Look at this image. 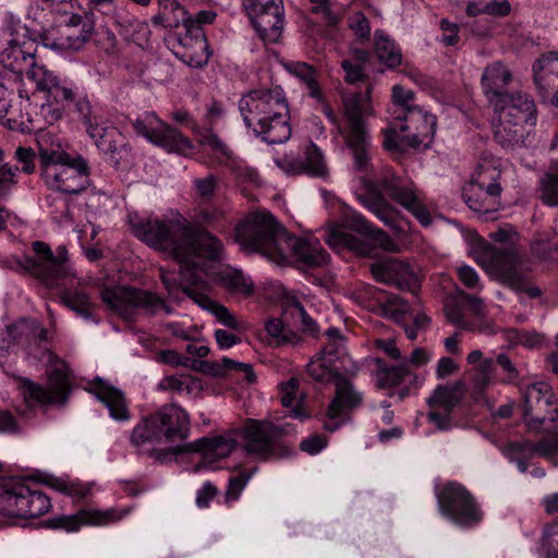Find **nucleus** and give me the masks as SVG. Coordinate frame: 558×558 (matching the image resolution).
Here are the masks:
<instances>
[{"instance_id": "obj_1", "label": "nucleus", "mask_w": 558, "mask_h": 558, "mask_svg": "<svg viewBox=\"0 0 558 558\" xmlns=\"http://www.w3.org/2000/svg\"><path fill=\"white\" fill-rule=\"evenodd\" d=\"M510 233L511 229L505 228L492 232L489 236L493 241L506 244L502 247H486L480 256V264L490 276L517 293L538 298L541 290L531 286L532 262L514 244L507 243Z\"/></svg>"}, {"instance_id": "obj_2", "label": "nucleus", "mask_w": 558, "mask_h": 558, "mask_svg": "<svg viewBox=\"0 0 558 558\" xmlns=\"http://www.w3.org/2000/svg\"><path fill=\"white\" fill-rule=\"evenodd\" d=\"M383 192L413 214L423 226H428L432 222L430 215L422 204L416 190L404 184L400 177L389 173L379 180L378 185L368 184L366 193L359 196L360 202L386 226L395 223L398 210L387 202Z\"/></svg>"}, {"instance_id": "obj_3", "label": "nucleus", "mask_w": 558, "mask_h": 558, "mask_svg": "<svg viewBox=\"0 0 558 558\" xmlns=\"http://www.w3.org/2000/svg\"><path fill=\"white\" fill-rule=\"evenodd\" d=\"M395 104L401 106L397 122L387 135L385 146L388 149L402 150L405 147H418L423 141L435 134L436 118L423 112L411 102L414 94L400 85L392 88Z\"/></svg>"}, {"instance_id": "obj_4", "label": "nucleus", "mask_w": 558, "mask_h": 558, "mask_svg": "<svg viewBox=\"0 0 558 558\" xmlns=\"http://www.w3.org/2000/svg\"><path fill=\"white\" fill-rule=\"evenodd\" d=\"M372 88L368 83L365 93H352L342 97L345 117L342 135L353 157L354 169L362 173H367L372 169V146L363 119L364 116L372 114Z\"/></svg>"}, {"instance_id": "obj_5", "label": "nucleus", "mask_w": 558, "mask_h": 558, "mask_svg": "<svg viewBox=\"0 0 558 558\" xmlns=\"http://www.w3.org/2000/svg\"><path fill=\"white\" fill-rule=\"evenodd\" d=\"M286 228L268 211L248 214L235 227V241L248 253H259L276 262L279 238L286 235Z\"/></svg>"}, {"instance_id": "obj_6", "label": "nucleus", "mask_w": 558, "mask_h": 558, "mask_svg": "<svg viewBox=\"0 0 558 558\" xmlns=\"http://www.w3.org/2000/svg\"><path fill=\"white\" fill-rule=\"evenodd\" d=\"M190 420L187 413L177 404H167L157 413L143 418L133 429L131 441L135 446L187 438Z\"/></svg>"}, {"instance_id": "obj_7", "label": "nucleus", "mask_w": 558, "mask_h": 558, "mask_svg": "<svg viewBox=\"0 0 558 558\" xmlns=\"http://www.w3.org/2000/svg\"><path fill=\"white\" fill-rule=\"evenodd\" d=\"M100 296L111 311L129 322L135 320L138 312L148 317L161 311L167 315L172 313V307L163 299L147 290L132 287L105 288Z\"/></svg>"}, {"instance_id": "obj_8", "label": "nucleus", "mask_w": 558, "mask_h": 558, "mask_svg": "<svg viewBox=\"0 0 558 558\" xmlns=\"http://www.w3.org/2000/svg\"><path fill=\"white\" fill-rule=\"evenodd\" d=\"M184 218H138L131 220L132 233L148 246L168 254L175 260L180 243L187 233Z\"/></svg>"}, {"instance_id": "obj_9", "label": "nucleus", "mask_w": 558, "mask_h": 558, "mask_svg": "<svg viewBox=\"0 0 558 558\" xmlns=\"http://www.w3.org/2000/svg\"><path fill=\"white\" fill-rule=\"evenodd\" d=\"M501 172L490 162L481 163L472 179L462 189V198L471 210L481 216H488L501 206L499 184Z\"/></svg>"}, {"instance_id": "obj_10", "label": "nucleus", "mask_w": 558, "mask_h": 558, "mask_svg": "<svg viewBox=\"0 0 558 558\" xmlns=\"http://www.w3.org/2000/svg\"><path fill=\"white\" fill-rule=\"evenodd\" d=\"M50 499L41 492L32 490L24 483L4 478L0 481V513L10 518H37L50 509Z\"/></svg>"}, {"instance_id": "obj_11", "label": "nucleus", "mask_w": 558, "mask_h": 558, "mask_svg": "<svg viewBox=\"0 0 558 558\" xmlns=\"http://www.w3.org/2000/svg\"><path fill=\"white\" fill-rule=\"evenodd\" d=\"M187 234L180 243L175 260L179 264H186L192 271H203L204 267L199 259L218 262L223 254L221 241L210 232L187 226Z\"/></svg>"}, {"instance_id": "obj_12", "label": "nucleus", "mask_w": 558, "mask_h": 558, "mask_svg": "<svg viewBox=\"0 0 558 558\" xmlns=\"http://www.w3.org/2000/svg\"><path fill=\"white\" fill-rule=\"evenodd\" d=\"M33 251L36 257H25L23 266L47 288L59 287L60 281L70 276L64 247H59L54 255L46 243L36 241Z\"/></svg>"}, {"instance_id": "obj_13", "label": "nucleus", "mask_w": 558, "mask_h": 558, "mask_svg": "<svg viewBox=\"0 0 558 558\" xmlns=\"http://www.w3.org/2000/svg\"><path fill=\"white\" fill-rule=\"evenodd\" d=\"M254 28L264 41L277 43L283 29L282 0H242Z\"/></svg>"}, {"instance_id": "obj_14", "label": "nucleus", "mask_w": 558, "mask_h": 558, "mask_svg": "<svg viewBox=\"0 0 558 558\" xmlns=\"http://www.w3.org/2000/svg\"><path fill=\"white\" fill-rule=\"evenodd\" d=\"M246 450L262 460L278 459L289 453V450L279 444L283 428L269 422L250 420L244 427Z\"/></svg>"}, {"instance_id": "obj_15", "label": "nucleus", "mask_w": 558, "mask_h": 558, "mask_svg": "<svg viewBox=\"0 0 558 558\" xmlns=\"http://www.w3.org/2000/svg\"><path fill=\"white\" fill-rule=\"evenodd\" d=\"M134 131L170 153L186 154L193 149L192 142L179 130L162 122L153 112L145 113L132 122Z\"/></svg>"}, {"instance_id": "obj_16", "label": "nucleus", "mask_w": 558, "mask_h": 558, "mask_svg": "<svg viewBox=\"0 0 558 558\" xmlns=\"http://www.w3.org/2000/svg\"><path fill=\"white\" fill-rule=\"evenodd\" d=\"M440 511L462 526H473L482 512L473 496L460 484L449 483L438 495Z\"/></svg>"}, {"instance_id": "obj_17", "label": "nucleus", "mask_w": 558, "mask_h": 558, "mask_svg": "<svg viewBox=\"0 0 558 558\" xmlns=\"http://www.w3.org/2000/svg\"><path fill=\"white\" fill-rule=\"evenodd\" d=\"M523 416L530 429L538 430L544 422L558 418L550 386L544 381L529 385L523 393Z\"/></svg>"}, {"instance_id": "obj_18", "label": "nucleus", "mask_w": 558, "mask_h": 558, "mask_svg": "<svg viewBox=\"0 0 558 558\" xmlns=\"http://www.w3.org/2000/svg\"><path fill=\"white\" fill-rule=\"evenodd\" d=\"M45 183L52 190L66 194H78L88 184V167L82 157H76L57 167L41 171Z\"/></svg>"}, {"instance_id": "obj_19", "label": "nucleus", "mask_w": 558, "mask_h": 558, "mask_svg": "<svg viewBox=\"0 0 558 558\" xmlns=\"http://www.w3.org/2000/svg\"><path fill=\"white\" fill-rule=\"evenodd\" d=\"M71 391L69 374L61 367L56 366L49 374L47 387L34 384L31 380L24 383L23 396L29 404H58L64 405Z\"/></svg>"}, {"instance_id": "obj_20", "label": "nucleus", "mask_w": 558, "mask_h": 558, "mask_svg": "<svg viewBox=\"0 0 558 558\" xmlns=\"http://www.w3.org/2000/svg\"><path fill=\"white\" fill-rule=\"evenodd\" d=\"M281 247L278 248L277 264L293 259L307 267H319L326 264L327 253L318 242L295 238L288 231L279 238Z\"/></svg>"}, {"instance_id": "obj_21", "label": "nucleus", "mask_w": 558, "mask_h": 558, "mask_svg": "<svg viewBox=\"0 0 558 558\" xmlns=\"http://www.w3.org/2000/svg\"><path fill=\"white\" fill-rule=\"evenodd\" d=\"M371 272L378 282L393 286L399 290L415 292V274L403 260L392 257L381 258L371 264Z\"/></svg>"}, {"instance_id": "obj_22", "label": "nucleus", "mask_w": 558, "mask_h": 558, "mask_svg": "<svg viewBox=\"0 0 558 558\" xmlns=\"http://www.w3.org/2000/svg\"><path fill=\"white\" fill-rule=\"evenodd\" d=\"M235 448V441L233 439L217 436L214 438H201L194 442L185 446H180L175 449L174 453L183 452H202L203 462L201 465L211 464L217 460L228 457Z\"/></svg>"}, {"instance_id": "obj_23", "label": "nucleus", "mask_w": 558, "mask_h": 558, "mask_svg": "<svg viewBox=\"0 0 558 558\" xmlns=\"http://www.w3.org/2000/svg\"><path fill=\"white\" fill-rule=\"evenodd\" d=\"M511 80V72L501 62H494L485 68L481 83L484 94L493 107L501 106L502 98L509 94L505 87Z\"/></svg>"}, {"instance_id": "obj_24", "label": "nucleus", "mask_w": 558, "mask_h": 558, "mask_svg": "<svg viewBox=\"0 0 558 558\" xmlns=\"http://www.w3.org/2000/svg\"><path fill=\"white\" fill-rule=\"evenodd\" d=\"M500 107H494V110L500 112V116L514 120L517 124L536 123V108L533 99L527 94L512 93L502 98Z\"/></svg>"}, {"instance_id": "obj_25", "label": "nucleus", "mask_w": 558, "mask_h": 558, "mask_svg": "<svg viewBox=\"0 0 558 558\" xmlns=\"http://www.w3.org/2000/svg\"><path fill=\"white\" fill-rule=\"evenodd\" d=\"M185 294L192 299L202 308L209 311L219 323L235 331H243L247 325L244 320L238 319L225 305L211 300L206 290L193 289L189 284L183 286Z\"/></svg>"}, {"instance_id": "obj_26", "label": "nucleus", "mask_w": 558, "mask_h": 558, "mask_svg": "<svg viewBox=\"0 0 558 558\" xmlns=\"http://www.w3.org/2000/svg\"><path fill=\"white\" fill-rule=\"evenodd\" d=\"M335 386V398L327 412L330 420L342 417L347 412L356 409L362 403V395L354 389L344 376H339Z\"/></svg>"}, {"instance_id": "obj_27", "label": "nucleus", "mask_w": 558, "mask_h": 558, "mask_svg": "<svg viewBox=\"0 0 558 558\" xmlns=\"http://www.w3.org/2000/svg\"><path fill=\"white\" fill-rule=\"evenodd\" d=\"M34 328H36L35 319L22 318L14 324L7 325L1 330L0 364H2V360L7 356L11 347L27 344L34 340Z\"/></svg>"}, {"instance_id": "obj_28", "label": "nucleus", "mask_w": 558, "mask_h": 558, "mask_svg": "<svg viewBox=\"0 0 558 558\" xmlns=\"http://www.w3.org/2000/svg\"><path fill=\"white\" fill-rule=\"evenodd\" d=\"M533 77L538 92L546 98L558 85V52L541 56L533 64Z\"/></svg>"}, {"instance_id": "obj_29", "label": "nucleus", "mask_w": 558, "mask_h": 558, "mask_svg": "<svg viewBox=\"0 0 558 558\" xmlns=\"http://www.w3.org/2000/svg\"><path fill=\"white\" fill-rule=\"evenodd\" d=\"M92 391L106 404L110 415L118 421H126L130 412L126 405L124 395L121 390L111 386L102 379L97 378L93 383Z\"/></svg>"}, {"instance_id": "obj_30", "label": "nucleus", "mask_w": 558, "mask_h": 558, "mask_svg": "<svg viewBox=\"0 0 558 558\" xmlns=\"http://www.w3.org/2000/svg\"><path fill=\"white\" fill-rule=\"evenodd\" d=\"M180 265V281L172 271L166 270L163 268L159 269L160 280L168 291V294L172 298L177 295L179 291H182L184 294L183 286L189 284L193 289L197 290H207V282L199 276V274L192 271L186 264Z\"/></svg>"}, {"instance_id": "obj_31", "label": "nucleus", "mask_w": 558, "mask_h": 558, "mask_svg": "<svg viewBox=\"0 0 558 558\" xmlns=\"http://www.w3.org/2000/svg\"><path fill=\"white\" fill-rule=\"evenodd\" d=\"M193 368L197 369L206 375H213L215 377H225L229 371H235L243 373L245 380L248 384L256 381V375L253 371L252 364L236 362L229 357H223L221 363L209 362V361H194Z\"/></svg>"}, {"instance_id": "obj_32", "label": "nucleus", "mask_w": 558, "mask_h": 558, "mask_svg": "<svg viewBox=\"0 0 558 558\" xmlns=\"http://www.w3.org/2000/svg\"><path fill=\"white\" fill-rule=\"evenodd\" d=\"M26 75L35 82L38 90L47 92L48 97H51L53 100L74 99L72 89L61 86L54 76L47 73L43 68L36 66L33 62H31V68L27 70Z\"/></svg>"}, {"instance_id": "obj_33", "label": "nucleus", "mask_w": 558, "mask_h": 558, "mask_svg": "<svg viewBox=\"0 0 558 558\" xmlns=\"http://www.w3.org/2000/svg\"><path fill=\"white\" fill-rule=\"evenodd\" d=\"M464 393L465 384L462 380H457L452 384L439 385L427 399V404L432 409L452 412L453 409L461 403Z\"/></svg>"}, {"instance_id": "obj_34", "label": "nucleus", "mask_w": 558, "mask_h": 558, "mask_svg": "<svg viewBox=\"0 0 558 558\" xmlns=\"http://www.w3.org/2000/svg\"><path fill=\"white\" fill-rule=\"evenodd\" d=\"M179 46L182 51L179 53L183 62L193 68H202L209 60L208 43L204 32H196V37H180Z\"/></svg>"}, {"instance_id": "obj_35", "label": "nucleus", "mask_w": 558, "mask_h": 558, "mask_svg": "<svg viewBox=\"0 0 558 558\" xmlns=\"http://www.w3.org/2000/svg\"><path fill=\"white\" fill-rule=\"evenodd\" d=\"M324 239L325 242L332 248L345 247L360 255H366L369 252L367 244L363 240L347 232L340 227L330 228L324 235Z\"/></svg>"}, {"instance_id": "obj_36", "label": "nucleus", "mask_w": 558, "mask_h": 558, "mask_svg": "<svg viewBox=\"0 0 558 558\" xmlns=\"http://www.w3.org/2000/svg\"><path fill=\"white\" fill-rule=\"evenodd\" d=\"M260 90H252L239 101V110L245 125L251 129L255 123L257 128H264V110Z\"/></svg>"}, {"instance_id": "obj_37", "label": "nucleus", "mask_w": 558, "mask_h": 558, "mask_svg": "<svg viewBox=\"0 0 558 558\" xmlns=\"http://www.w3.org/2000/svg\"><path fill=\"white\" fill-rule=\"evenodd\" d=\"M253 131L255 135L262 136L268 144H282L291 136L289 114L282 116L279 119L266 120L264 128H254Z\"/></svg>"}, {"instance_id": "obj_38", "label": "nucleus", "mask_w": 558, "mask_h": 558, "mask_svg": "<svg viewBox=\"0 0 558 558\" xmlns=\"http://www.w3.org/2000/svg\"><path fill=\"white\" fill-rule=\"evenodd\" d=\"M116 514L113 510L105 511V512H87L82 511L72 517H62L52 521L51 526L53 527H64L68 531L76 530L83 523H107L109 521L116 520Z\"/></svg>"}, {"instance_id": "obj_39", "label": "nucleus", "mask_w": 558, "mask_h": 558, "mask_svg": "<svg viewBox=\"0 0 558 558\" xmlns=\"http://www.w3.org/2000/svg\"><path fill=\"white\" fill-rule=\"evenodd\" d=\"M375 52L378 60L389 69H395L402 62L400 48L383 31L375 32Z\"/></svg>"}, {"instance_id": "obj_40", "label": "nucleus", "mask_w": 558, "mask_h": 558, "mask_svg": "<svg viewBox=\"0 0 558 558\" xmlns=\"http://www.w3.org/2000/svg\"><path fill=\"white\" fill-rule=\"evenodd\" d=\"M39 151L38 158L41 166V171L48 167L61 166L73 159L59 143L49 142V138L41 136L38 140Z\"/></svg>"}, {"instance_id": "obj_41", "label": "nucleus", "mask_w": 558, "mask_h": 558, "mask_svg": "<svg viewBox=\"0 0 558 558\" xmlns=\"http://www.w3.org/2000/svg\"><path fill=\"white\" fill-rule=\"evenodd\" d=\"M383 312L387 317L392 318L395 322L402 324L407 337L411 340L416 339L418 328L405 324V316L408 314V303L398 295L389 296L381 305Z\"/></svg>"}, {"instance_id": "obj_42", "label": "nucleus", "mask_w": 558, "mask_h": 558, "mask_svg": "<svg viewBox=\"0 0 558 558\" xmlns=\"http://www.w3.org/2000/svg\"><path fill=\"white\" fill-rule=\"evenodd\" d=\"M94 32V22L90 19H86L83 28H62L59 41L54 43L53 46L62 49H81L90 38Z\"/></svg>"}, {"instance_id": "obj_43", "label": "nucleus", "mask_w": 558, "mask_h": 558, "mask_svg": "<svg viewBox=\"0 0 558 558\" xmlns=\"http://www.w3.org/2000/svg\"><path fill=\"white\" fill-rule=\"evenodd\" d=\"M375 362L378 366L377 386L381 389L399 386L407 377L414 376L404 364L387 366L381 359H376Z\"/></svg>"}, {"instance_id": "obj_44", "label": "nucleus", "mask_w": 558, "mask_h": 558, "mask_svg": "<svg viewBox=\"0 0 558 558\" xmlns=\"http://www.w3.org/2000/svg\"><path fill=\"white\" fill-rule=\"evenodd\" d=\"M305 157L292 163L294 173H307L311 175L322 177L327 172L323 155L313 143L305 148Z\"/></svg>"}, {"instance_id": "obj_45", "label": "nucleus", "mask_w": 558, "mask_h": 558, "mask_svg": "<svg viewBox=\"0 0 558 558\" xmlns=\"http://www.w3.org/2000/svg\"><path fill=\"white\" fill-rule=\"evenodd\" d=\"M524 125L517 124L514 120L500 116L499 123L494 130V137L501 146L512 147L523 138Z\"/></svg>"}, {"instance_id": "obj_46", "label": "nucleus", "mask_w": 558, "mask_h": 558, "mask_svg": "<svg viewBox=\"0 0 558 558\" xmlns=\"http://www.w3.org/2000/svg\"><path fill=\"white\" fill-rule=\"evenodd\" d=\"M452 5L461 7L466 3L469 16L484 13L489 15L505 16L509 14L511 7L508 1L483 3V0H449Z\"/></svg>"}, {"instance_id": "obj_47", "label": "nucleus", "mask_w": 558, "mask_h": 558, "mask_svg": "<svg viewBox=\"0 0 558 558\" xmlns=\"http://www.w3.org/2000/svg\"><path fill=\"white\" fill-rule=\"evenodd\" d=\"M306 372L310 377L318 383L337 381L339 376H342L333 365V359L317 355L306 366Z\"/></svg>"}, {"instance_id": "obj_48", "label": "nucleus", "mask_w": 558, "mask_h": 558, "mask_svg": "<svg viewBox=\"0 0 558 558\" xmlns=\"http://www.w3.org/2000/svg\"><path fill=\"white\" fill-rule=\"evenodd\" d=\"M531 252L543 260H551L558 256V234L554 231L539 233L531 243Z\"/></svg>"}, {"instance_id": "obj_49", "label": "nucleus", "mask_w": 558, "mask_h": 558, "mask_svg": "<svg viewBox=\"0 0 558 558\" xmlns=\"http://www.w3.org/2000/svg\"><path fill=\"white\" fill-rule=\"evenodd\" d=\"M60 302L80 316L92 317V303L88 294L80 290L66 289L60 293Z\"/></svg>"}, {"instance_id": "obj_50", "label": "nucleus", "mask_w": 558, "mask_h": 558, "mask_svg": "<svg viewBox=\"0 0 558 558\" xmlns=\"http://www.w3.org/2000/svg\"><path fill=\"white\" fill-rule=\"evenodd\" d=\"M289 71L306 84L311 97L317 100L323 99V94L317 82L318 74L312 65L304 62H295L289 66Z\"/></svg>"}, {"instance_id": "obj_51", "label": "nucleus", "mask_w": 558, "mask_h": 558, "mask_svg": "<svg viewBox=\"0 0 558 558\" xmlns=\"http://www.w3.org/2000/svg\"><path fill=\"white\" fill-rule=\"evenodd\" d=\"M161 3H163L165 10L170 9L171 13L181 15L183 33L178 34V39L186 37L193 40L196 37V32H203V28L192 17L187 16L185 9L177 0H161Z\"/></svg>"}, {"instance_id": "obj_52", "label": "nucleus", "mask_w": 558, "mask_h": 558, "mask_svg": "<svg viewBox=\"0 0 558 558\" xmlns=\"http://www.w3.org/2000/svg\"><path fill=\"white\" fill-rule=\"evenodd\" d=\"M217 282L219 286L232 292L244 294L251 293V284L246 282L243 274L235 269H226L218 274Z\"/></svg>"}, {"instance_id": "obj_53", "label": "nucleus", "mask_w": 558, "mask_h": 558, "mask_svg": "<svg viewBox=\"0 0 558 558\" xmlns=\"http://www.w3.org/2000/svg\"><path fill=\"white\" fill-rule=\"evenodd\" d=\"M267 333L277 339L278 345H296L301 342V337L296 332L284 328L283 323L279 318H270L265 324Z\"/></svg>"}, {"instance_id": "obj_54", "label": "nucleus", "mask_w": 558, "mask_h": 558, "mask_svg": "<svg viewBox=\"0 0 558 558\" xmlns=\"http://www.w3.org/2000/svg\"><path fill=\"white\" fill-rule=\"evenodd\" d=\"M101 151L109 148V144H118L121 147V132L109 122L90 131L88 134Z\"/></svg>"}, {"instance_id": "obj_55", "label": "nucleus", "mask_w": 558, "mask_h": 558, "mask_svg": "<svg viewBox=\"0 0 558 558\" xmlns=\"http://www.w3.org/2000/svg\"><path fill=\"white\" fill-rule=\"evenodd\" d=\"M539 547L545 558H558V519L544 525Z\"/></svg>"}, {"instance_id": "obj_56", "label": "nucleus", "mask_w": 558, "mask_h": 558, "mask_svg": "<svg viewBox=\"0 0 558 558\" xmlns=\"http://www.w3.org/2000/svg\"><path fill=\"white\" fill-rule=\"evenodd\" d=\"M259 95L263 98V106L265 107L264 123L269 119H279L282 116H288L289 110L286 102L278 96H274L270 92L260 90Z\"/></svg>"}, {"instance_id": "obj_57", "label": "nucleus", "mask_w": 558, "mask_h": 558, "mask_svg": "<svg viewBox=\"0 0 558 558\" xmlns=\"http://www.w3.org/2000/svg\"><path fill=\"white\" fill-rule=\"evenodd\" d=\"M19 23H15L12 19H10L7 25L2 28V37L5 43L10 46L9 48H4L1 53L7 54L8 58L13 56L15 60L21 56L23 60H26V54L21 48V43L17 36L16 26Z\"/></svg>"}, {"instance_id": "obj_58", "label": "nucleus", "mask_w": 558, "mask_h": 558, "mask_svg": "<svg viewBox=\"0 0 558 558\" xmlns=\"http://www.w3.org/2000/svg\"><path fill=\"white\" fill-rule=\"evenodd\" d=\"M500 450L509 460L533 458L535 456L534 442L529 440L509 441L504 445Z\"/></svg>"}, {"instance_id": "obj_59", "label": "nucleus", "mask_w": 558, "mask_h": 558, "mask_svg": "<svg viewBox=\"0 0 558 558\" xmlns=\"http://www.w3.org/2000/svg\"><path fill=\"white\" fill-rule=\"evenodd\" d=\"M196 195L203 201H210L219 186V178L209 173L204 178H197L193 181Z\"/></svg>"}, {"instance_id": "obj_60", "label": "nucleus", "mask_w": 558, "mask_h": 558, "mask_svg": "<svg viewBox=\"0 0 558 558\" xmlns=\"http://www.w3.org/2000/svg\"><path fill=\"white\" fill-rule=\"evenodd\" d=\"M287 313H289L292 317L300 319L301 327L304 332H308L312 336H316L318 332L317 324L315 320L306 313L303 305L295 301L291 303L288 308Z\"/></svg>"}, {"instance_id": "obj_61", "label": "nucleus", "mask_w": 558, "mask_h": 558, "mask_svg": "<svg viewBox=\"0 0 558 558\" xmlns=\"http://www.w3.org/2000/svg\"><path fill=\"white\" fill-rule=\"evenodd\" d=\"M463 310L464 308L462 303L460 302L459 293L457 292L452 301V304H446L445 306L446 317L451 324L456 325L457 327L464 330H472V325L469 324L464 318Z\"/></svg>"}, {"instance_id": "obj_62", "label": "nucleus", "mask_w": 558, "mask_h": 558, "mask_svg": "<svg viewBox=\"0 0 558 558\" xmlns=\"http://www.w3.org/2000/svg\"><path fill=\"white\" fill-rule=\"evenodd\" d=\"M535 454L538 453L548 460L554 465H558V434L545 437L538 442L534 444Z\"/></svg>"}, {"instance_id": "obj_63", "label": "nucleus", "mask_w": 558, "mask_h": 558, "mask_svg": "<svg viewBox=\"0 0 558 558\" xmlns=\"http://www.w3.org/2000/svg\"><path fill=\"white\" fill-rule=\"evenodd\" d=\"M542 199L551 206H558V175L546 173L541 181Z\"/></svg>"}, {"instance_id": "obj_64", "label": "nucleus", "mask_w": 558, "mask_h": 558, "mask_svg": "<svg viewBox=\"0 0 558 558\" xmlns=\"http://www.w3.org/2000/svg\"><path fill=\"white\" fill-rule=\"evenodd\" d=\"M102 153L109 155L112 162L116 166L121 162H125L131 157V148L125 136L121 133V147L118 144L110 143L108 149H104Z\"/></svg>"}]
</instances>
